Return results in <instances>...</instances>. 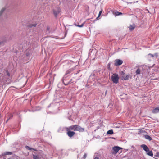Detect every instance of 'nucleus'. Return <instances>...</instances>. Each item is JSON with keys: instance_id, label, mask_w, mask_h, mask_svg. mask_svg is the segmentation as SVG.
<instances>
[{"instance_id": "obj_31", "label": "nucleus", "mask_w": 159, "mask_h": 159, "mask_svg": "<svg viewBox=\"0 0 159 159\" xmlns=\"http://www.w3.org/2000/svg\"><path fill=\"white\" fill-rule=\"evenodd\" d=\"M26 56H29V54H28L27 53H26Z\"/></svg>"}, {"instance_id": "obj_8", "label": "nucleus", "mask_w": 159, "mask_h": 159, "mask_svg": "<svg viewBox=\"0 0 159 159\" xmlns=\"http://www.w3.org/2000/svg\"><path fill=\"white\" fill-rule=\"evenodd\" d=\"M123 63L122 60H116L115 63V65L117 66L121 65Z\"/></svg>"}, {"instance_id": "obj_12", "label": "nucleus", "mask_w": 159, "mask_h": 159, "mask_svg": "<svg viewBox=\"0 0 159 159\" xmlns=\"http://www.w3.org/2000/svg\"><path fill=\"white\" fill-rule=\"evenodd\" d=\"M33 156L34 159H40V157L37 155L33 154Z\"/></svg>"}, {"instance_id": "obj_27", "label": "nucleus", "mask_w": 159, "mask_h": 159, "mask_svg": "<svg viewBox=\"0 0 159 159\" xmlns=\"http://www.w3.org/2000/svg\"><path fill=\"white\" fill-rule=\"evenodd\" d=\"M121 74L122 75H123V76L124 75L125 73L123 71H121Z\"/></svg>"}, {"instance_id": "obj_14", "label": "nucleus", "mask_w": 159, "mask_h": 159, "mask_svg": "<svg viewBox=\"0 0 159 159\" xmlns=\"http://www.w3.org/2000/svg\"><path fill=\"white\" fill-rule=\"evenodd\" d=\"M147 154L148 155L151 156H153L152 152L151 151H148V152H147Z\"/></svg>"}, {"instance_id": "obj_35", "label": "nucleus", "mask_w": 159, "mask_h": 159, "mask_svg": "<svg viewBox=\"0 0 159 159\" xmlns=\"http://www.w3.org/2000/svg\"><path fill=\"white\" fill-rule=\"evenodd\" d=\"M77 66V65H75V66Z\"/></svg>"}, {"instance_id": "obj_15", "label": "nucleus", "mask_w": 159, "mask_h": 159, "mask_svg": "<svg viewBox=\"0 0 159 159\" xmlns=\"http://www.w3.org/2000/svg\"><path fill=\"white\" fill-rule=\"evenodd\" d=\"M107 133L109 134H112L113 133V130L112 129L109 130L107 131Z\"/></svg>"}, {"instance_id": "obj_19", "label": "nucleus", "mask_w": 159, "mask_h": 159, "mask_svg": "<svg viewBox=\"0 0 159 159\" xmlns=\"http://www.w3.org/2000/svg\"><path fill=\"white\" fill-rule=\"evenodd\" d=\"M5 10V8H3L1 11L0 12V16H1L2 14L3 13V11Z\"/></svg>"}, {"instance_id": "obj_2", "label": "nucleus", "mask_w": 159, "mask_h": 159, "mask_svg": "<svg viewBox=\"0 0 159 159\" xmlns=\"http://www.w3.org/2000/svg\"><path fill=\"white\" fill-rule=\"evenodd\" d=\"M121 149H122V148L117 146L114 147L112 148L113 153L114 154L117 153L119 150Z\"/></svg>"}, {"instance_id": "obj_34", "label": "nucleus", "mask_w": 159, "mask_h": 159, "mask_svg": "<svg viewBox=\"0 0 159 159\" xmlns=\"http://www.w3.org/2000/svg\"><path fill=\"white\" fill-rule=\"evenodd\" d=\"M80 70H79L78 72V73H79V72H80Z\"/></svg>"}, {"instance_id": "obj_30", "label": "nucleus", "mask_w": 159, "mask_h": 159, "mask_svg": "<svg viewBox=\"0 0 159 159\" xmlns=\"http://www.w3.org/2000/svg\"><path fill=\"white\" fill-rule=\"evenodd\" d=\"M70 63H73V61H70Z\"/></svg>"}, {"instance_id": "obj_28", "label": "nucleus", "mask_w": 159, "mask_h": 159, "mask_svg": "<svg viewBox=\"0 0 159 159\" xmlns=\"http://www.w3.org/2000/svg\"><path fill=\"white\" fill-rule=\"evenodd\" d=\"M7 75L8 76H9L10 75V74H9V73L8 72H7Z\"/></svg>"}, {"instance_id": "obj_29", "label": "nucleus", "mask_w": 159, "mask_h": 159, "mask_svg": "<svg viewBox=\"0 0 159 159\" xmlns=\"http://www.w3.org/2000/svg\"><path fill=\"white\" fill-rule=\"evenodd\" d=\"M94 159H99V158L97 157H96Z\"/></svg>"}, {"instance_id": "obj_3", "label": "nucleus", "mask_w": 159, "mask_h": 159, "mask_svg": "<svg viewBox=\"0 0 159 159\" xmlns=\"http://www.w3.org/2000/svg\"><path fill=\"white\" fill-rule=\"evenodd\" d=\"M61 11V9L58 8L53 10L54 14L56 16H57L58 15Z\"/></svg>"}, {"instance_id": "obj_32", "label": "nucleus", "mask_w": 159, "mask_h": 159, "mask_svg": "<svg viewBox=\"0 0 159 159\" xmlns=\"http://www.w3.org/2000/svg\"><path fill=\"white\" fill-rule=\"evenodd\" d=\"M35 111V110H33V111Z\"/></svg>"}, {"instance_id": "obj_25", "label": "nucleus", "mask_w": 159, "mask_h": 159, "mask_svg": "<svg viewBox=\"0 0 159 159\" xmlns=\"http://www.w3.org/2000/svg\"><path fill=\"white\" fill-rule=\"evenodd\" d=\"M86 157H87V155L86 154H84V156H83V158L84 159H85L86 158Z\"/></svg>"}, {"instance_id": "obj_26", "label": "nucleus", "mask_w": 159, "mask_h": 159, "mask_svg": "<svg viewBox=\"0 0 159 159\" xmlns=\"http://www.w3.org/2000/svg\"><path fill=\"white\" fill-rule=\"evenodd\" d=\"M26 148L27 149H28V150H30L31 149V148H30L29 147H28V146H26Z\"/></svg>"}, {"instance_id": "obj_20", "label": "nucleus", "mask_w": 159, "mask_h": 159, "mask_svg": "<svg viewBox=\"0 0 159 159\" xmlns=\"http://www.w3.org/2000/svg\"><path fill=\"white\" fill-rule=\"evenodd\" d=\"M148 55L149 56H150L151 57H154V56H156V57H157V53H155V54H154V55H153V54H148Z\"/></svg>"}, {"instance_id": "obj_11", "label": "nucleus", "mask_w": 159, "mask_h": 159, "mask_svg": "<svg viewBox=\"0 0 159 159\" xmlns=\"http://www.w3.org/2000/svg\"><path fill=\"white\" fill-rule=\"evenodd\" d=\"M135 25H130L129 28L130 31H132L135 28Z\"/></svg>"}, {"instance_id": "obj_10", "label": "nucleus", "mask_w": 159, "mask_h": 159, "mask_svg": "<svg viewBox=\"0 0 159 159\" xmlns=\"http://www.w3.org/2000/svg\"><path fill=\"white\" fill-rule=\"evenodd\" d=\"M152 112L154 113H156L159 112V106L154 109L152 111Z\"/></svg>"}, {"instance_id": "obj_7", "label": "nucleus", "mask_w": 159, "mask_h": 159, "mask_svg": "<svg viewBox=\"0 0 159 159\" xmlns=\"http://www.w3.org/2000/svg\"><path fill=\"white\" fill-rule=\"evenodd\" d=\"M67 131V135L70 137H72L75 134V133L73 131H71L70 130Z\"/></svg>"}, {"instance_id": "obj_13", "label": "nucleus", "mask_w": 159, "mask_h": 159, "mask_svg": "<svg viewBox=\"0 0 159 159\" xmlns=\"http://www.w3.org/2000/svg\"><path fill=\"white\" fill-rule=\"evenodd\" d=\"M144 137L146 139L149 140L150 141L152 139V138L149 135H145Z\"/></svg>"}, {"instance_id": "obj_33", "label": "nucleus", "mask_w": 159, "mask_h": 159, "mask_svg": "<svg viewBox=\"0 0 159 159\" xmlns=\"http://www.w3.org/2000/svg\"><path fill=\"white\" fill-rule=\"evenodd\" d=\"M1 42H0V45L1 44Z\"/></svg>"}, {"instance_id": "obj_24", "label": "nucleus", "mask_w": 159, "mask_h": 159, "mask_svg": "<svg viewBox=\"0 0 159 159\" xmlns=\"http://www.w3.org/2000/svg\"><path fill=\"white\" fill-rule=\"evenodd\" d=\"M49 30H50V27L48 26L47 27V30L48 31V32L49 33L50 32V31H49Z\"/></svg>"}, {"instance_id": "obj_23", "label": "nucleus", "mask_w": 159, "mask_h": 159, "mask_svg": "<svg viewBox=\"0 0 159 159\" xmlns=\"http://www.w3.org/2000/svg\"><path fill=\"white\" fill-rule=\"evenodd\" d=\"M12 154V153L11 152H7L5 153V155H11Z\"/></svg>"}, {"instance_id": "obj_4", "label": "nucleus", "mask_w": 159, "mask_h": 159, "mask_svg": "<svg viewBox=\"0 0 159 159\" xmlns=\"http://www.w3.org/2000/svg\"><path fill=\"white\" fill-rule=\"evenodd\" d=\"M84 130V129L81 127L80 126L75 125V131H78L80 132H83Z\"/></svg>"}, {"instance_id": "obj_9", "label": "nucleus", "mask_w": 159, "mask_h": 159, "mask_svg": "<svg viewBox=\"0 0 159 159\" xmlns=\"http://www.w3.org/2000/svg\"><path fill=\"white\" fill-rule=\"evenodd\" d=\"M129 75H124L122 76V79L123 80H128L129 79Z\"/></svg>"}, {"instance_id": "obj_16", "label": "nucleus", "mask_w": 159, "mask_h": 159, "mask_svg": "<svg viewBox=\"0 0 159 159\" xmlns=\"http://www.w3.org/2000/svg\"><path fill=\"white\" fill-rule=\"evenodd\" d=\"M115 16H119L122 15V13L121 12H120L118 11L116 12L114 14Z\"/></svg>"}, {"instance_id": "obj_6", "label": "nucleus", "mask_w": 159, "mask_h": 159, "mask_svg": "<svg viewBox=\"0 0 159 159\" xmlns=\"http://www.w3.org/2000/svg\"><path fill=\"white\" fill-rule=\"evenodd\" d=\"M67 130H73L75 131V125H72L69 127H67L66 128Z\"/></svg>"}, {"instance_id": "obj_36", "label": "nucleus", "mask_w": 159, "mask_h": 159, "mask_svg": "<svg viewBox=\"0 0 159 159\" xmlns=\"http://www.w3.org/2000/svg\"><path fill=\"white\" fill-rule=\"evenodd\" d=\"M94 58H93V60H94Z\"/></svg>"}, {"instance_id": "obj_17", "label": "nucleus", "mask_w": 159, "mask_h": 159, "mask_svg": "<svg viewBox=\"0 0 159 159\" xmlns=\"http://www.w3.org/2000/svg\"><path fill=\"white\" fill-rule=\"evenodd\" d=\"M37 25V24H30L29 25V27H30V28H32V27H35Z\"/></svg>"}, {"instance_id": "obj_22", "label": "nucleus", "mask_w": 159, "mask_h": 159, "mask_svg": "<svg viewBox=\"0 0 159 159\" xmlns=\"http://www.w3.org/2000/svg\"><path fill=\"white\" fill-rule=\"evenodd\" d=\"M84 23H83L81 25H76V26L79 27H82L84 26Z\"/></svg>"}, {"instance_id": "obj_21", "label": "nucleus", "mask_w": 159, "mask_h": 159, "mask_svg": "<svg viewBox=\"0 0 159 159\" xmlns=\"http://www.w3.org/2000/svg\"><path fill=\"white\" fill-rule=\"evenodd\" d=\"M102 13V11H100L99 12V14H98V16L96 18V19L98 20V17L100 16L101 13Z\"/></svg>"}, {"instance_id": "obj_18", "label": "nucleus", "mask_w": 159, "mask_h": 159, "mask_svg": "<svg viewBox=\"0 0 159 159\" xmlns=\"http://www.w3.org/2000/svg\"><path fill=\"white\" fill-rule=\"evenodd\" d=\"M140 73V70L139 69H138L136 72V75L139 74Z\"/></svg>"}, {"instance_id": "obj_1", "label": "nucleus", "mask_w": 159, "mask_h": 159, "mask_svg": "<svg viewBox=\"0 0 159 159\" xmlns=\"http://www.w3.org/2000/svg\"><path fill=\"white\" fill-rule=\"evenodd\" d=\"M111 79L113 82L115 84H117L119 81V77L117 74L115 73L111 76Z\"/></svg>"}, {"instance_id": "obj_5", "label": "nucleus", "mask_w": 159, "mask_h": 159, "mask_svg": "<svg viewBox=\"0 0 159 159\" xmlns=\"http://www.w3.org/2000/svg\"><path fill=\"white\" fill-rule=\"evenodd\" d=\"M141 147L146 152H148L149 151V149L145 144H142L141 145Z\"/></svg>"}]
</instances>
